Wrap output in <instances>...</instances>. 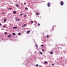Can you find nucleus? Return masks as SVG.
<instances>
[{
	"label": "nucleus",
	"mask_w": 67,
	"mask_h": 67,
	"mask_svg": "<svg viewBox=\"0 0 67 67\" xmlns=\"http://www.w3.org/2000/svg\"><path fill=\"white\" fill-rule=\"evenodd\" d=\"M22 27H23V25H22L21 26Z\"/></svg>",
	"instance_id": "obj_30"
},
{
	"label": "nucleus",
	"mask_w": 67,
	"mask_h": 67,
	"mask_svg": "<svg viewBox=\"0 0 67 67\" xmlns=\"http://www.w3.org/2000/svg\"><path fill=\"white\" fill-rule=\"evenodd\" d=\"M30 31H29L27 32L26 33L27 34V33H30Z\"/></svg>",
	"instance_id": "obj_5"
},
{
	"label": "nucleus",
	"mask_w": 67,
	"mask_h": 67,
	"mask_svg": "<svg viewBox=\"0 0 67 67\" xmlns=\"http://www.w3.org/2000/svg\"><path fill=\"white\" fill-rule=\"evenodd\" d=\"M40 24L39 23H38V26H40Z\"/></svg>",
	"instance_id": "obj_21"
},
{
	"label": "nucleus",
	"mask_w": 67,
	"mask_h": 67,
	"mask_svg": "<svg viewBox=\"0 0 67 67\" xmlns=\"http://www.w3.org/2000/svg\"><path fill=\"white\" fill-rule=\"evenodd\" d=\"M52 66H54V64H52Z\"/></svg>",
	"instance_id": "obj_23"
},
{
	"label": "nucleus",
	"mask_w": 67,
	"mask_h": 67,
	"mask_svg": "<svg viewBox=\"0 0 67 67\" xmlns=\"http://www.w3.org/2000/svg\"><path fill=\"white\" fill-rule=\"evenodd\" d=\"M20 15H21V16H22V14H20Z\"/></svg>",
	"instance_id": "obj_32"
},
{
	"label": "nucleus",
	"mask_w": 67,
	"mask_h": 67,
	"mask_svg": "<svg viewBox=\"0 0 67 67\" xmlns=\"http://www.w3.org/2000/svg\"><path fill=\"white\" fill-rule=\"evenodd\" d=\"M33 23V21H32L31 22V23Z\"/></svg>",
	"instance_id": "obj_20"
},
{
	"label": "nucleus",
	"mask_w": 67,
	"mask_h": 67,
	"mask_svg": "<svg viewBox=\"0 0 67 67\" xmlns=\"http://www.w3.org/2000/svg\"><path fill=\"white\" fill-rule=\"evenodd\" d=\"M41 46H42V47H43V46H44V45L43 44H42L41 45Z\"/></svg>",
	"instance_id": "obj_17"
},
{
	"label": "nucleus",
	"mask_w": 67,
	"mask_h": 67,
	"mask_svg": "<svg viewBox=\"0 0 67 67\" xmlns=\"http://www.w3.org/2000/svg\"><path fill=\"white\" fill-rule=\"evenodd\" d=\"M24 26H26V24H24Z\"/></svg>",
	"instance_id": "obj_22"
},
{
	"label": "nucleus",
	"mask_w": 67,
	"mask_h": 67,
	"mask_svg": "<svg viewBox=\"0 0 67 67\" xmlns=\"http://www.w3.org/2000/svg\"><path fill=\"white\" fill-rule=\"evenodd\" d=\"M51 5V3L49 2L48 3L47 5L48 7H50V5Z\"/></svg>",
	"instance_id": "obj_2"
},
{
	"label": "nucleus",
	"mask_w": 67,
	"mask_h": 67,
	"mask_svg": "<svg viewBox=\"0 0 67 67\" xmlns=\"http://www.w3.org/2000/svg\"><path fill=\"white\" fill-rule=\"evenodd\" d=\"M11 35H9V36H8V37H11Z\"/></svg>",
	"instance_id": "obj_9"
},
{
	"label": "nucleus",
	"mask_w": 67,
	"mask_h": 67,
	"mask_svg": "<svg viewBox=\"0 0 67 67\" xmlns=\"http://www.w3.org/2000/svg\"><path fill=\"white\" fill-rule=\"evenodd\" d=\"M13 13L14 14H15L16 13V12H15V11H14L13 12Z\"/></svg>",
	"instance_id": "obj_3"
},
{
	"label": "nucleus",
	"mask_w": 67,
	"mask_h": 67,
	"mask_svg": "<svg viewBox=\"0 0 67 67\" xmlns=\"http://www.w3.org/2000/svg\"><path fill=\"white\" fill-rule=\"evenodd\" d=\"M35 46H36V47H37V48L38 47V46H37V45L36 44H35Z\"/></svg>",
	"instance_id": "obj_8"
},
{
	"label": "nucleus",
	"mask_w": 67,
	"mask_h": 67,
	"mask_svg": "<svg viewBox=\"0 0 67 67\" xmlns=\"http://www.w3.org/2000/svg\"><path fill=\"white\" fill-rule=\"evenodd\" d=\"M24 4H25H25H26V3H24Z\"/></svg>",
	"instance_id": "obj_31"
},
{
	"label": "nucleus",
	"mask_w": 67,
	"mask_h": 67,
	"mask_svg": "<svg viewBox=\"0 0 67 67\" xmlns=\"http://www.w3.org/2000/svg\"><path fill=\"white\" fill-rule=\"evenodd\" d=\"M50 53L51 54H53V52H51Z\"/></svg>",
	"instance_id": "obj_11"
},
{
	"label": "nucleus",
	"mask_w": 67,
	"mask_h": 67,
	"mask_svg": "<svg viewBox=\"0 0 67 67\" xmlns=\"http://www.w3.org/2000/svg\"><path fill=\"white\" fill-rule=\"evenodd\" d=\"M4 34H7V32H4Z\"/></svg>",
	"instance_id": "obj_19"
},
{
	"label": "nucleus",
	"mask_w": 67,
	"mask_h": 67,
	"mask_svg": "<svg viewBox=\"0 0 67 67\" xmlns=\"http://www.w3.org/2000/svg\"><path fill=\"white\" fill-rule=\"evenodd\" d=\"M25 9L26 10H27V9H28V8H27V7H26L25 8Z\"/></svg>",
	"instance_id": "obj_16"
},
{
	"label": "nucleus",
	"mask_w": 67,
	"mask_h": 67,
	"mask_svg": "<svg viewBox=\"0 0 67 67\" xmlns=\"http://www.w3.org/2000/svg\"><path fill=\"white\" fill-rule=\"evenodd\" d=\"M47 37L48 38V37H49V36H47Z\"/></svg>",
	"instance_id": "obj_24"
},
{
	"label": "nucleus",
	"mask_w": 67,
	"mask_h": 67,
	"mask_svg": "<svg viewBox=\"0 0 67 67\" xmlns=\"http://www.w3.org/2000/svg\"><path fill=\"white\" fill-rule=\"evenodd\" d=\"M44 63L45 64H47L48 62L46 61H45L44 62Z\"/></svg>",
	"instance_id": "obj_6"
},
{
	"label": "nucleus",
	"mask_w": 67,
	"mask_h": 67,
	"mask_svg": "<svg viewBox=\"0 0 67 67\" xmlns=\"http://www.w3.org/2000/svg\"><path fill=\"white\" fill-rule=\"evenodd\" d=\"M3 27H4V28L5 27V26H3Z\"/></svg>",
	"instance_id": "obj_26"
},
{
	"label": "nucleus",
	"mask_w": 67,
	"mask_h": 67,
	"mask_svg": "<svg viewBox=\"0 0 67 67\" xmlns=\"http://www.w3.org/2000/svg\"><path fill=\"white\" fill-rule=\"evenodd\" d=\"M42 51H44V49H42Z\"/></svg>",
	"instance_id": "obj_29"
},
{
	"label": "nucleus",
	"mask_w": 67,
	"mask_h": 67,
	"mask_svg": "<svg viewBox=\"0 0 67 67\" xmlns=\"http://www.w3.org/2000/svg\"><path fill=\"white\" fill-rule=\"evenodd\" d=\"M60 4L61 5H64V2L63 1H61L60 2Z\"/></svg>",
	"instance_id": "obj_1"
},
{
	"label": "nucleus",
	"mask_w": 67,
	"mask_h": 67,
	"mask_svg": "<svg viewBox=\"0 0 67 67\" xmlns=\"http://www.w3.org/2000/svg\"><path fill=\"white\" fill-rule=\"evenodd\" d=\"M1 25H2V24H1L0 23V26H1Z\"/></svg>",
	"instance_id": "obj_28"
},
{
	"label": "nucleus",
	"mask_w": 67,
	"mask_h": 67,
	"mask_svg": "<svg viewBox=\"0 0 67 67\" xmlns=\"http://www.w3.org/2000/svg\"><path fill=\"white\" fill-rule=\"evenodd\" d=\"M15 6H16V7H19V5L18 4H16V5Z\"/></svg>",
	"instance_id": "obj_10"
},
{
	"label": "nucleus",
	"mask_w": 67,
	"mask_h": 67,
	"mask_svg": "<svg viewBox=\"0 0 67 67\" xmlns=\"http://www.w3.org/2000/svg\"><path fill=\"white\" fill-rule=\"evenodd\" d=\"M14 29H17V27H13Z\"/></svg>",
	"instance_id": "obj_4"
},
{
	"label": "nucleus",
	"mask_w": 67,
	"mask_h": 67,
	"mask_svg": "<svg viewBox=\"0 0 67 67\" xmlns=\"http://www.w3.org/2000/svg\"><path fill=\"white\" fill-rule=\"evenodd\" d=\"M54 30H53V31Z\"/></svg>",
	"instance_id": "obj_36"
},
{
	"label": "nucleus",
	"mask_w": 67,
	"mask_h": 67,
	"mask_svg": "<svg viewBox=\"0 0 67 67\" xmlns=\"http://www.w3.org/2000/svg\"><path fill=\"white\" fill-rule=\"evenodd\" d=\"M12 34L13 35H15L16 34L15 33H13Z\"/></svg>",
	"instance_id": "obj_7"
},
{
	"label": "nucleus",
	"mask_w": 67,
	"mask_h": 67,
	"mask_svg": "<svg viewBox=\"0 0 67 67\" xmlns=\"http://www.w3.org/2000/svg\"><path fill=\"white\" fill-rule=\"evenodd\" d=\"M40 54H43V53H42V52H40Z\"/></svg>",
	"instance_id": "obj_14"
},
{
	"label": "nucleus",
	"mask_w": 67,
	"mask_h": 67,
	"mask_svg": "<svg viewBox=\"0 0 67 67\" xmlns=\"http://www.w3.org/2000/svg\"><path fill=\"white\" fill-rule=\"evenodd\" d=\"M36 67H37V66H38V65L36 64Z\"/></svg>",
	"instance_id": "obj_15"
},
{
	"label": "nucleus",
	"mask_w": 67,
	"mask_h": 67,
	"mask_svg": "<svg viewBox=\"0 0 67 67\" xmlns=\"http://www.w3.org/2000/svg\"><path fill=\"white\" fill-rule=\"evenodd\" d=\"M9 10H10V9H11V8H9Z\"/></svg>",
	"instance_id": "obj_27"
},
{
	"label": "nucleus",
	"mask_w": 67,
	"mask_h": 67,
	"mask_svg": "<svg viewBox=\"0 0 67 67\" xmlns=\"http://www.w3.org/2000/svg\"><path fill=\"white\" fill-rule=\"evenodd\" d=\"M18 35H21V34L20 33H18Z\"/></svg>",
	"instance_id": "obj_18"
},
{
	"label": "nucleus",
	"mask_w": 67,
	"mask_h": 67,
	"mask_svg": "<svg viewBox=\"0 0 67 67\" xmlns=\"http://www.w3.org/2000/svg\"><path fill=\"white\" fill-rule=\"evenodd\" d=\"M6 21H7V19H5L4 20V22H6Z\"/></svg>",
	"instance_id": "obj_12"
},
{
	"label": "nucleus",
	"mask_w": 67,
	"mask_h": 67,
	"mask_svg": "<svg viewBox=\"0 0 67 67\" xmlns=\"http://www.w3.org/2000/svg\"><path fill=\"white\" fill-rule=\"evenodd\" d=\"M16 21H18V19H16Z\"/></svg>",
	"instance_id": "obj_33"
},
{
	"label": "nucleus",
	"mask_w": 67,
	"mask_h": 67,
	"mask_svg": "<svg viewBox=\"0 0 67 67\" xmlns=\"http://www.w3.org/2000/svg\"><path fill=\"white\" fill-rule=\"evenodd\" d=\"M36 15H39V13H36Z\"/></svg>",
	"instance_id": "obj_13"
},
{
	"label": "nucleus",
	"mask_w": 67,
	"mask_h": 67,
	"mask_svg": "<svg viewBox=\"0 0 67 67\" xmlns=\"http://www.w3.org/2000/svg\"><path fill=\"white\" fill-rule=\"evenodd\" d=\"M2 14H4V13H2Z\"/></svg>",
	"instance_id": "obj_34"
},
{
	"label": "nucleus",
	"mask_w": 67,
	"mask_h": 67,
	"mask_svg": "<svg viewBox=\"0 0 67 67\" xmlns=\"http://www.w3.org/2000/svg\"><path fill=\"white\" fill-rule=\"evenodd\" d=\"M18 21H19V19H18Z\"/></svg>",
	"instance_id": "obj_35"
},
{
	"label": "nucleus",
	"mask_w": 67,
	"mask_h": 67,
	"mask_svg": "<svg viewBox=\"0 0 67 67\" xmlns=\"http://www.w3.org/2000/svg\"><path fill=\"white\" fill-rule=\"evenodd\" d=\"M24 17H26V15H25V14L24 15Z\"/></svg>",
	"instance_id": "obj_25"
}]
</instances>
